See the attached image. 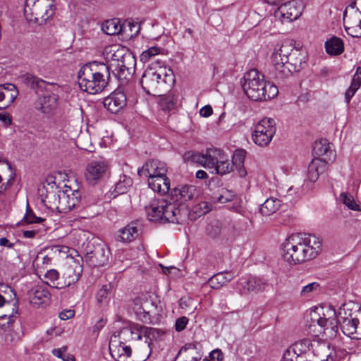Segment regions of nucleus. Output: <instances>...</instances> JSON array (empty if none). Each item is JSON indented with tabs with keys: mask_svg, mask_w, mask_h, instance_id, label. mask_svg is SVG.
Instances as JSON below:
<instances>
[{
	"mask_svg": "<svg viewBox=\"0 0 361 361\" xmlns=\"http://www.w3.org/2000/svg\"><path fill=\"white\" fill-rule=\"evenodd\" d=\"M282 256L290 264H298L315 258L322 250L320 239L309 233H295L282 244Z\"/></svg>",
	"mask_w": 361,
	"mask_h": 361,
	"instance_id": "f257e3e1",
	"label": "nucleus"
},
{
	"mask_svg": "<svg viewBox=\"0 0 361 361\" xmlns=\"http://www.w3.org/2000/svg\"><path fill=\"white\" fill-rule=\"evenodd\" d=\"M110 68L108 64L97 61L85 64L78 72L79 86L91 94L102 92L109 83Z\"/></svg>",
	"mask_w": 361,
	"mask_h": 361,
	"instance_id": "f03ea898",
	"label": "nucleus"
},
{
	"mask_svg": "<svg viewBox=\"0 0 361 361\" xmlns=\"http://www.w3.org/2000/svg\"><path fill=\"white\" fill-rule=\"evenodd\" d=\"M241 82L245 94L253 101L269 100L276 97L279 93L278 87L265 80L264 75L256 69L247 72Z\"/></svg>",
	"mask_w": 361,
	"mask_h": 361,
	"instance_id": "7ed1b4c3",
	"label": "nucleus"
},
{
	"mask_svg": "<svg viewBox=\"0 0 361 361\" xmlns=\"http://www.w3.org/2000/svg\"><path fill=\"white\" fill-rule=\"evenodd\" d=\"M54 5L44 0H25L24 13L27 20L44 25L54 13Z\"/></svg>",
	"mask_w": 361,
	"mask_h": 361,
	"instance_id": "20e7f679",
	"label": "nucleus"
},
{
	"mask_svg": "<svg viewBox=\"0 0 361 361\" xmlns=\"http://www.w3.org/2000/svg\"><path fill=\"white\" fill-rule=\"evenodd\" d=\"M322 312H314L311 314L312 323L317 322L322 329L323 336L326 340L335 338L338 333V320L336 310L331 306L322 307Z\"/></svg>",
	"mask_w": 361,
	"mask_h": 361,
	"instance_id": "39448f33",
	"label": "nucleus"
},
{
	"mask_svg": "<svg viewBox=\"0 0 361 361\" xmlns=\"http://www.w3.org/2000/svg\"><path fill=\"white\" fill-rule=\"evenodd\" d=\"M307 53L304 49H293L281 70L277 72L276 80H283L290 76L293 73L300 71L306 64Z\"/></svg>",
	"mask_w": 361,
	"mask_h": 361,
	"instance_id": "423d86ee",
	"label": "nucleus"
},
{
	"mask_svg": "<svg viewBox=\"0 0 361 361\" xmlns=\"http://www.w3.org/2000/svg\"><path fill=\"white\" fill-rule=\"evenodd\" d=\"M276 130L275 121L271 118H264L255 125L252 134V140L260 147H266L271 142Z\"/></svg>",
	"mask_w": 361,
	"mask_h": 361,
	"instance_id": "0eeeda50",
	"label": "nucleus"
},
{
	"mask_svg": "<svg viewBox=\"0 0 361 361\" xmlns=\"http://www.w3.org/2000/svg\"><path fill=\"white\" fill-rule=\"evenodd\" d=\"M170 76L167 73H159L152 69L145 71L141 78V85L144 91L151 95H156L161 92L166 78Z\"/></svg>",
	"mask_w": 361,
	"mask_h": 361,
	"instance_id": "6e6552de",
	"label": "nucleus"
},
{
	"mask_svg": "<svg viewBox=\"0 0 361 361\" xmlns=\"http://www.w3.org/2000/svg\"><path fill=\"white\" fill-rule=\"evenodd\" d=\"M312 343L309 338L296 341L286 350L282 361H308Z\"/></svg>",
	"mask_w": 361,
	"mask_h": 361,
	"instance_id": "1a4fd4ad",
	"label": "nucleus"
},
{
	"mask_svg": "<svg viewBox=\"0 0 361 361\" xmlns=\"http://www.w3.org/2000/svg\"><path fill=\"white\" fill-rule=\"evenodd\" d=\"M155 309L154 302L147 295H142L133 300V310L137 319L144 323H152L151 312Z\"/></svg>",
	"mask_w": 361,
	"mask_h": 361,
	"instance_id": "9d476101",
	"label": "nucleus"
},
{
	"mask_svg": "<svg viewBox=\"0 0 361 361\" xmlns=\"http://www.w3.org/2000/svg\"><path fill=\"white\" fill-rule=\"evenodd\" d=\"M294 48L293 44L288 41L275 46L271 56V63L274 66L275 78L277 77V72L281 70L286 62L288 61V57Z\"/></svg>",
	"mask_w": 361,
	"mask_h": 361,
	"instance_id": "9b49d317",
	"label": "nucleus"
},
{
	"mask_svg": "<svg viewBox=\"0 0 361 361\" xmlns=\"http://www.w3.org/2000/svg\"><path fill=\"white\" fill-rule=\"evenodd\" d=\"M109 163L104 159L93 160L86 167L85 178L92 185H95L104 178L109 172Z\"/></svg>",
	"mask_w": 361,
	"mask_h": 361,
	"instance_id": "f8f14e48",
	"label": "nucleus"
},
{
	"mask_svg": "<svg viewBox=\"0 0 361 361\" xmlns=\"http://www.w3.org/2000/svg\"><path fill=\"white\" fill-rule=\"evenodd\" d=\"M59 88V85L56 83L49 82V91H45V94L40 97L37 102V105H39V106H37V109L43 113H49L56 109L59 104L58 91Z\"/></svg>",
	"mask_w": 361,
	"mask_h": 361,
	"instance_id": "ddd939ff",
	"label": "nucleus"
},
{
	"mask_svg": "<svg viewBox=\"0 0 361 361\" xmlns=\"http://www.w3.org/2000/svg\"><path fill=\"white\" fill-rule=\"evenodd\" d=\"M200 195V191L195 185H180L173 189L171 200L176 202L180 207L187 209L185 204L194 202Z\"/></svg>",
	"mask_w": 361,
	"mask_h": 361,
	"instance_id": "4468645a",
	"label": "nucleus"
},
{
	"mask_svg": "<svg viewBox=\"0 0 361 361\" xmlns=\"http://www.w3.org/2000/svg\"><path fill=\"white\" fill-rule=\"evenodd\" d=\"M302 11V4L293 0L279 6L274 15L283 21L291 22L300 16Z\"/></svg>",
	"mask_w": 361,
	"mask_h": 361,
	"instance_id": "2eb2a0df",
	"label": "nucleus"
},
{
	"mask_svg": "<svg viewBox=\"0 0 361 361\" xmlns=\"http://www.w3.org/2000/svg\"><path fill=\"white\" fill-rule=\"evenodd\" d=\"M59 199L61 200L60 212L66 213L75 209L80 210L85 207L78 190L72 191L71 189L61 190Z\"/></svg>",
	"mask_w": 361,
	"mask_h": 361,
	"instance_id": "dca6fc26",
	"label": "nucleus"
},
{
	"mask_svg": "<svg viewBox=\"0 0 361 361\" xmlns=\"http://www.w3.org/2000/svg\"><path fill=\"white\" fill-rule=\"evenodd\" d=\"M268 286V281L259 277L243 278L237 283V289L241 294L264 291Z\"/></svg>",
	"mask_w": 361,
	"mask_h": 361,
	"instance_id": "f3484780",
	"label": "nucleus"
},
{
	"mask_svg": "<svg viewBox=\"0 0 361 361\" xmlns=\"http://www.w3.org/2000/svg\"><path fill=\"white\" fill-rule=\"evenodd\" d=\"M312 353L313 357L308 361H334V350L326 341L314 339Z\"/></svg>",
	"mask_w": 361,
	"mask_h": 361,
	"instance_id": "a211bd4d",
	"label": "nucleus"
},
{
	"mask_svg": "<svg viewBox=\"0 0 361 361\" xmlns=\"http://www.w3.org/2000/svg\"><path fill=\"white\" fill-rule=\"evenodd\" d=\"M166 205L161 210V220L167 222L180 224L183 217L187 214V209L180 207L176 202L166 200Z\"/></svg>",
	"mask_w": 361,
	"mask_h": 361,
	"instance_id": "6ab92c4d",
	"label": "nucleus"
},
{
	"mask_svg": "<svg viewBox=\"0 0 361 361\" xmlns=\"http://www.w3.org/2000/svg\"><path fill=\"white\" fill-rule=\"evenodd\" d=\"M167 173L166 164L159 160H149L143 166L138 169L137 173L140 177L147 178V180L152 177L164 175Z\"/></svg>",
	"mask_w": 361,
	"mask_h": 361,
	"instance_id": "aec40b11",
	"label": "nucleus"
},
{
	"mask_svg": "<svg viewBox=\"0 0 361 361\" xmlns=\"http://www.w3.org/2000/svg\"><path fill=\"white\" fill-rule=\"evenodd\" d=\"M344 308L341 307L338 310V317L341 318L339 321L340 327L342 332L347 336L353 339H361V332L357 331L359 320L355 317H342V312Z\"/></svg>",
	"mask_w": 361,
	"mask_h": 361,
	"instance_id": "412c9836",
	"label": "nucleus"
},
{
	"mask_svg": "<svg viewBox=\"0 0 361 361\" xmlns=\"http://www.w3.org/2000/svg\"><path fill=\"white\" fill-rule=\"evenodd\" d=\"M82 265L78 259L73 260L64 270L62 275V288L69 287L80 279L82 273Z\"/></svg>",
	"mask_w": 361,
	"mask_h": 361,
	"instance_id": "4be33fe9",
	"label": "nucleus"
},
{
	"mask_svg": "<svg viewBox=\"0 0 361 361\" xmlns=\"http://www.w3.org/2000/svg\"><path fill=\"white\" fill-rule=\"evenodd\" d=\"M127 104L126 96L124 92L118 90L113 92L103 101L104 106L111 113L116 114L123 109Z\"/></svg>",
	"mask_w": 361,
	"mask_h": 361,
	"instance_id": "5701e85b",
	"label": "nucleus"
},
{
	"mask_svg": "<svg viewBox=\"0 0 361 361\" xmlns=\"http://www.w3.org/2000/svg\"><path fill=\"white\" fill-rule=\"evenodd\" d=\"M109 251L104 245H98L93 250L87 252L86 259L94 267H103L109 261Z\"/></svg>",
	"mask_w": 361,
	"mask_h": 361,
	"instance_id": "b1692460",
	"label": "nucleus"
},
{
	"mask_svg": "<svg viewBox=\"0 0 361 361\" xmlns=\"http://www.w3.org/2000/svg\"><path fill=\"white\" fill-rule=\"evenodd\" d=\"M30 302L35 305H47L51 298V294L46 286H37L28 293Z\"/></svg>",
	"mask_w": 361,
	"mask_h": 361,
	"instance_id": "393cba45",
	"label": "nucleus"
},
{
	"mask_svg": "<svg viewBox=\"0 0 361 361\" xmlns=\"http://www.w3.org/2000/svg\"><path fill=\"white\" fill-rule=\"evenodd\" d=\"M22 84L32 90L49 91V82L44 80L30 73H25L18 78Z\"/></svg>",
	"mask_w": 361,
	"mask_h": 361,
	"instance_id": "a878e982",
	"label": "nucleus"
},
{
	"mask_svg": "<svg viewBox=\"0 0 361 361\" xmlns=\"http://www.w3.org/2000/svg\"><path fill=\"white\" fill-rule=\"evenodd\" d=\"M147 183L149 188L160 195H165L170 190V180L166 176V173L157 177H152L147 180Z\"/></svg>",
	"mask_w": 361,
	"mask_h": 361,
	"instance_id": "bb28decb",
	"label": "nucleus"
},
{
	"mask_svg": "<svg viewBox=\"0 0 361 361\" xmlns=\"http://www.w3.org/2000/svg\"><path fill=\"white\" fill-rule=\"evenodd\" d=\"M166 200H154L150 204L145 207V211L147 217L151 221H157L161 220V210L166 206Z\"/></svg>",
	"mask_w": 361,
	"mask_h": 361,
	"instance_id": "cd10ccee",
	"label": "nucleus"
},
{
	"mask_svg": "<svg viewBox=\"0 0 361 361\" xmlns=\"http://www.w3.org/2000/svg\"><path fill=\"white\" fill-rule=\"evenodd\" d=\"M132 185L133 180L130 176L125 174L120 175L118 181L114 186V189L109 192V197L116 198L120 195L126 193Z\"/></svg>",
	"mask_w": 361,
	"mask_h": 361,
	"instance_id": "c85d7f7f",
	"label": "nucleus"
},
{
	"mask_svg": "<svg viewBox=\"0 0 361 361\" xmlns=\"http://www.w3.org/2000/svg\"><path fill=\"white\" fill-rule=\"evenodd\" d=\"M326 166V161L324 159H314L308 166L307 178L310 181L314 183L319 178V174L324 171Z\"/></svg>",
	"mask_w": 361,
	"mask_h": 361,
	"instance_id": "c756f323",
	"label": "nucleus"
},
{
	"mask_svg": "<svg viewBox=\"0 0 361 361\" xmlns=\"http://www.w3.org/2000/svg\"><path fill=\"white\" fill-rule=\"evenodd\" d=\"M138 232L135 223H131L118 231L116 239L123 243L131 242L138 236Z\"/></svg>",
	"mask_w": 361,
	"mask_h": 361,
	"instance_id": "7c9ffc66",
	"label": "nucleus"
},
{
	"mask_svg": "<svg viewBox=\"0 0 361 361\" xmlns=\"http://www.w3.org/2000/svg\"><path fill=\"white\" fill-rule=\"evenodd\" d=\"M178 96L173 92L163 94L159 100V106L164 111L176 110L178 108Z\"/></svg>",
	"mask_w": 361,
	"mask_h": 361,
	"instance_id": "2f4dec72",
	"label": "nucleus"
},
{
	"mask_svg": "<svg viewBox=\"0 0 361 361\" xmlns=\"http://www.w3.org/2000/svg\"><path fill=\"white\" fill-rule=\"evenodd\" d=\"M226 154L219 149H208L205 154L204 167L212 170Z\"/></svg>",
	"mask_w": 361,
	"mask_h": 361,
	"instance_id": "473e14b6",
	"label": "nucleus"
},
{
	"mask_svg": "<svg viewBox=\"0 0 361 361\" xmlns=\"http://www.w3.org/2000/svg\"><path fill=\"white\" fill-rule=\"evenodd\" d=\"M325 49L329 54L338 56L344 51V43L341 38L334 36L325 42Z\"/></svg>",
	"mask_w": 361,
	"mask_h": 361,
	"instance_id": "72a5a7b5",
	"label": "nucleus"
},
{
	"mask_svg": "<svg viewBox=\"0 0 361 361\" xmlns=\"http://www.w3.org/2000/svg\"><path fill=\"white\" fill-rule=\"evenodd\" d=\"M281 206V201L276 198H268L259 207V212L262 215L268 216L275 213Z\"/></svg>",
	"mask_w": 361,
	"mask_h": 361,
	"instance_id": "f704fd0d",
	"label": "nucleus"
},
{
	"mask_svg": "<svg viewBox=\"0 0 361 361\" xmlns=\"http://www.w3.org/2000/svg\"><path fill=\"white\" fill-rule=\"evenodd\" d=\"M197 343H187L183 346L178 352V355L185 353V358L190 361H199L202 358V354L197 350Z\"/></svg>",
	"mask_w": 361,
	"mask_h": 361,
	"instance_id": "c9c22d12",
	"label": "nucleus"
},
{
	"mask_svg": "<svg viewBox=\"0 0 361 361\" xmlns=\"http://www.w3.org/2000/svg\"><path fill=\"white\" fill-rule=\"evenodd\" d=\"M59 277V272L54 269L48 270L44 274V278L47 280L46 283L57 289L62 288V280L60 281Z\"/></svg>",
	"mask_w": 361,
	"mask_h": 361,
	"instance_id": "e433bc0d",
	"label": "nucleus"
},
{
	"mask_svg": "<svg viewBox=\"0 0 361 361\" xmlns=\"http://www.w3.org/2000/svg\"><path fill=\"white\" fill-rule=\"evenodd\" d=\"M233 168V164L229 162L228 156L226 155L222 157L221 161H219L214 168L212 170V173H216L219 175H224L229 173Z\"/></svg>",
	"mask_w": 361,
	"mask_h": 361,
	"instance_id": "4c0bfd02",
	"label": "nucleus"
},
{
	"mask_svg": "<svg viewBox=\"0 0 361 361\" xmlns=\"http://www.w3.org/2000/svg\"><path fill=\"white\" fill-rule=\"evenodd\" d=\"M235 193L232 190H229L226 188H221L219 193L215 194L212 196V200L215 202L224 204L231 202L233 200Z\"/></svg>",
	"mask_w": 361,
	"mask_h": 361,
	"instance_id": "58836bf2",
	"label": "nucleus"
},
{
	"mask_svg": "<svg viewBox=\"0 0 361 361\" xmlns=\"http://www.w3.org/2000/svg\"><path fill=\"white\" fill-rule=\"evenodd\" d=\"M343 21L345 27L361 26V12L357 8L350 16H347L346 10L343 13Z\"/></svg>",
	"mask_w": 361,
	"mask_h": 361,
	"instance_id": "ea45409f",
	"label": "nucleus"
},
{
	"mask_svg": "<svg viewBox=\"0 0 361 361\" xmlns=\"http://www.w3.org/2000/svg\"><path fill=\"white\" fill-rule=\"evenodd\" d=\"M183 159L185 161L200 164L204 166L205 154L197 152L188 151L183 154Z\"/></svg>",
	"mask_w": 361,
	"mask_h": 361,
	"instance_id": "a19ab883",
	"label": "nucleus"
},
{
	"mask_svg": "<svg viewBox=\"0 0 361 361\" xmlns=\"http://www.w3.org/2000/svg\"><path fill=\"white\" fill-rule=\"evenodd\" d=\"M102 30L108 35H114L122 30V27L114 20H109L102 25Z\"/></svg>",
	"mask_w": 361,
	"mask_h": 361,
	"instance_id": "79ce46f5",
	"label": "nucleus"
},
{
	"mask_svg": "<svg viewBox=\"0 0 361 361\" xmlns=\"http://www.w3.org/2000/svg\"><path fill=\"white\" fill-rule=\"evenodd\" d=\"M61 190L58 192H49L46 196L45 201L49 204L48 207L51 209H57L59 212H61Z\"/></svg>",
	"mask_w": 361,
	"mask_h": 361,
	"instance_id": "37998d69",
	"label": "nucleus"
},
{
	"mask_svg": "<svg viewBox=\"0 0 361 361\" xmlns=\"http://www.w3.org/2000/svg\"><path fill=\"white\" fill-rule=\"evenodd\" d=\"M118 69L116 70V73H115V71H113V73L119 80H128L133 73V68L127 67L124 61L118 63Z\"/></svg>",
	"mask_w": 361,
	"mask_h": 361,
	"instance_id": "c03bdc74",
	"label": "nucleus"
},
{
	"mask_svg": "<svg viewBox=\"0 0 361 361\" xmlns=\"http://www.w3.org/2000/svg\"><path fill=\"white\" fill-rule=\"evenodd\" d=\"M112 286L111 283L104 284L97 291L96 298L99 303H106L111 293Z\"/></svg>",
	"mask_w": 361,
	"mask_h": 361,
	"instance_id": "a18cd8bd",
	"label": "nucleus"
},
{
	"mask_svg": "<svg viewBox=\"0 0 361 361\" xmlns=\"http://www.w3.org/2000/svg\"><path fill=\"white\" fill-rule=\"evenodd\" d=\"M230 281V279H226L224 274H217L212 276L208 281V284L212 289H219L226 283Z\"/></svg>",
	"mask_w": 361,
	"mask_h": 361,
	"instance_id": "49530a36",
	"label": "nucleus"
},
{
	"mask_svg": "<svg viewBox=\"0 0 361 361\" xmlns=\"http://www.w3.org/2000/svg\"><path fill=\"white\" fill-rule=\"evenodd\" d=\"M16 302L13 304L14 307L12 308V312L9 314L0 315V326L2 328H10L11 325L14 322L16 319V316L14 312L17 314V306Z\"/></svg>",
	"mask_w": 361,
	"mask_h": 361,
	"instance_id": "de8ad7c7",
	"label": "nucleus"
},
{
	"mask_svg": "<svg viewBox=\"0 0 361 361\" xmlns=\"http://www.w3.org/2000/svg\"><path fill=\"white\" fill-rule=\"evenodd\" d=\"M123 32L126 33L129 37H133L137 35L140 30V24L137 22H127L122 28Z\"/></svg>",
	"mask_w": 361,
	"mask_h": 361,
	"instance_id": "09e8293b",
	"label": "nucleus"
},
{
	"mask_svg": "<svg viewBox=\"0 0 361 361\" xmlns=\"http://www.w3.org/2000/svg\"><path fill=\"white\" fill-rule=\"evenodd\" d=\"M160 52V49L157 47H152L148 49L142 51L140 54V61L143 63H147L149 61L152 57L157 56Z\"/></svg>",
	"mask_w": 361,
	"mask_h": 361,
	"instance_id": "8fccbe9b",
	"label": "nucleus"
},
{
	"mask_svg": "<svg viewBox=\"0 0 361 361\" xmlns=\"http://www.w3.org/2000/svg\"><path fill=\"white\" fill-rule=\"evenodd\" d=\"M314 152L317 156H324L326 155L327 153L329 151V144L326 143V141L324 140L323 142L322 141H320L319 142H316L314 148H313Z\"/></svg>",
	"mask_w": 361,
	"mask_h": 361,
	"instance_id": "3c124183",
	"label": "nucleus"
},
{
	"mask_svg": "<svg viewBox=\"0 0 361 361\" xmlns=\"http://www.w3.org/2000/svg\"><path fill=\"white\" fill-rule=\"evenodd\" d=\"M23 221L27 224H39L44 221V219L36 216L32 210L27 207L26 213L23 217Z\"/></svg>",
	"mask_w": 361,
	"mask_h": 361,
	"instance_id": "603ef678",
	"label": "nucleus"
},
{
	"mask_svg": "<svg viewBox=\"0 0 361 361\" xmlns=\"http://www.w3.org/2000/svg\"><path fill=\"white\" fill-rule=\"evenodd\" d=\"M340 199L341 202L346 205L349 209L353 210L358 209V204L355 202L354 199L351 195H348L345 193H341L340 195Z\"/></svg>",
	"mask_w": 361,
	"mask_h": 361,
	"instance_id": "864d4df0",
	"label": "nucleus"
},
{
	"mask_svg": "<svg viewBox=\"0 0 361 361\" xmlns=\"http://www.w3.org/2000/svg\"><path fill=\"white\" fill-rule=\"evenodd\" d=\"M211 210V204L207 202H200L194 207V212L199 216L206 214Z\"/></svg>",
	"mask_w": 361,
	"mask_h": 361,
	"instance_id": "5fc2aeb1",
	"label": "nucleus"
},
{
	"mask_svg": "<svg viewBox=\"0 0 361 361\" xmlns=\"http://www.w3.org/2000/svg\"><path fill=\"white\" fill-rule=\"evenodd\" d=\"M121 346H123L122 342H121L119 345L114 344L112 341L109 343V348L110 354L115 360H117L118 358L123 355V353H120V349H121Z\"/></svg>",
	"mask_w": 361,
	"mask_h": 361,
	"instance_id": "6e6d98bb",
	"label": "nucleus"
},
{
	"mask_svg": "<svg viewBox=\"0 0 361 361\" xmlns=\"http://www.w3.org/2000/svg\"><path fill=\"white\" fill-rule=\"evenodd\" d=\"M158 334V330L154 328L148 326H142L141 336L143 335L145 337L152 340Z\"/></svg>",
	"mask_w": 361,
	"mask_h": 361,
	"instance_id": "4d7b16f0",
	"label": "nucleus"
},
{
	"mask_svg": "<svg viewBox=\"0 0 361 361\" xmlns=\"http://www.w3.org/2000/svg\"><path fill=\"white\" fill-rule=\"evenodd\" d=\"M319 285L317 282L310 283L305 286L300 292V294L303 297L308 296L310 293L316 290L319 288Z\"/></svg>",
	"mask_w": 361,
	"mask_h": 361,
	"instance_id": "13d9d810",
	"label": "nucleus"
},
{
	"mask_svg": "<svg viewBox=\"0 0 361 361\" xmlns=\"http://www.w3.org/2000/svg\"><path fill=\"white\" fill-rule=\"evenodd\" d=\"M220 231L221 229L217 222L215 224H209L207 227V232L208 235L213 238L217 237L220 233Z\"/></svg>",
	"mask_w": 361,
	"mask_h": 361,
	"instance_id": "bf43d9fd",
	"label": "nucleus"
},
{
	"mask_svg": "<svg viewBox=\"0 0 361 361\" xmlns=\"http://www.w3.org/2000/svg\"><path fill=\"white\" fill-rule=\"evenodd\" d=\"M1 86L4 89L11 92V95H10V97H11L10 104L12 103L14 101V99L17 97V95H18V90H17L16 85L13 84H11V83H6V84L2 85Z\"/></svg>",
	"mask_w": 361,
	"mask_h": 361,
	"instance_id": "052dcab7",
	"label": "nucleus"
},
{
	"mask_svg": "<svg viewBox=\"0 0 361 361\" xmlns=\"http://www.w3.org/2000/svg\"><path fill=\"white\" fill-rule=\"evenodd\" d=\"M188 323V319L186 317L178 318L175 324V329L177 331L180 332L184 330Z\"/></svg>",
	"mask_w": 361,
	"mask_h": 361,
	"instance_id": "680f3d73",
	"label": "nucleus"
},
{
	"mask_svg": "<svg viewBox=\"0 0 361 361\" xmlns=\"http://www.w3.org/2000/svg\"><path fill=\"white\" fill-rule=\"evenodd\" d=\"M359 88V87L350 84V87L346 90L345 94V99L347 104L350 103L351 98L354 96V94Z\"/></svg>",
	"mask_w": 361,
	"mask_h": 361,
	"instance_id": "e2e57ef3",
	"label": "nucleus"
},
{
	"mask_svg": "<svg viewBox=\"0 0 361 361\" xmlns=\"http://www.w3.org/2000/svg\"><path fill=\"white\" fill-rule=\"evenodd\" d=\"M347 33L353 37H361V26L345 27Z\"/></svg>",
	"mask_w": 361,
	"mask_h": 361,
	"instance_id": "0e129e2a",
	"label": "nucleus"
},
{
	"mask_svg": "<svg viewBox=\"0 0 361 361\" xmlns=\"http://www.w3.org/2000/svg\"><path fill=\"white\" fill-rule=\"evenodd\" d=\"M352 85H354L355 86L360 87L361 85V67L357 66L356 68L355 73L354 74L352 82Z\"/></svg>",
	"mask_w": 361,
	"mask_h": 361,
	"instance_id": "69168bd1",
	"label": "nucleus"
},
{
	"mask_svg": "<svg viewBox=\"0 0 361 361\" xmlns=\"http://www.w3.org/2000/svg\"><path fill=\"white\" fill-rule=\"evenodd\" d=\"M15 175H11L10 178L5 183L0 185V194L6 191L12 185L14 180Z\"/></svg>",
	"mask_w": 361,
	"mask_h": 361,
	"instance_id": "338daca9",
	"label": "nucleus"
},
{
	"mask_svg": "<svg viewBox=\"0 0 361 361\" xmlns=\"http://www.w3.org/2000/svg\"><path fill=\"white\" fill-rule=\"evenodd\" d=\"M209 357L212 360L222 361L224 355L221 350L215 349L209 353Z\"/></svg>",
	"mask_w": 361,
	"mask_h": 361,
	"instance_id": "774afa93",
	"label": "nucleus"
}]
</instances>
